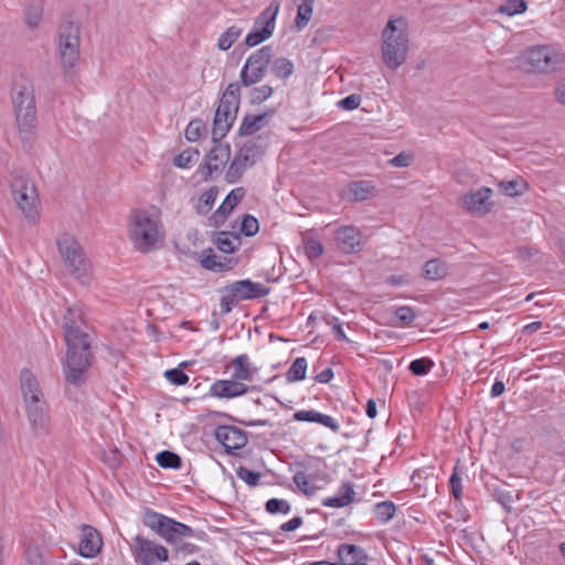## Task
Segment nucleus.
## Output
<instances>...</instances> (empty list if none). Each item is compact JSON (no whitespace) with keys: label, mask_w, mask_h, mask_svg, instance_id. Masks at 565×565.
<instances>
[{"label":"nucleus","mask_w":565,"mask_h":565,"mask_svg":"<svg viewBox=\"0 0 565 565\" xmlns=\"http://www.w3.org/2000/svg\"><path fill=\"white\" fill-rule=\"evenodd\" d=\"M64 339L67 345L64 373L66 381L81 385L86 380V373L92 364V337L84 330L85 321L82 308L74 306L67 309L63 317Z\"/></svg>","instance_id":"nucleus-1"},{"label":"nucleus","mask_w":565,"mask_h":565,"mask_svg":"<svg viewBox=\"0 0 565 565\" xmlns=\"http://www.w3.org/2000/svg\"><path fill=\"white\" fill-rule=\"evenodd\" d=\"M11 104L21 138L31 137L39 125L33 78L26 72H19L11 87Z\"/></svg>","instance_id":"nucleus-2"},{"label":"nucleus","mask_w":565,"mask_h":565,"mask_svg":"<svg viewBox=\"0 0 565 565\" xmlns=\"http://www.w3.org/2000/svg\"><path fill=\"white\" fill-rule=\"evenodd\" d=\"M128 236L140 253L147 254L159 248L164 237L160 213L154 210H132L128 217Z\"/></svg>","instance_id":"nucleus-3"},{"label":"nucleus","mask_w":565,"mask_h":565,"mask_svg":"<svg viewBox=\"0 0 565 565\" xmlns=\"http://www.w3.org/2000/svg\"><path fill=\"white\" fill-rule=\"evenodd\" d=\"M142 523L178 552L186 550L188 544L184 540L192 537L201 540L205 536L203 531H195L191 526L149 508L142 513Z\"/></svg>","instance_id":"nucleus-4"},{"label":"nucleus","mask_w":565,"mask_h":565,"mask_svg":"<svg viewBox=\"0 0 565 565\" xmlns=\"http://www.w3.org/2000/svg\"><path fill=\"white\" fill-rule=\"evenodd\" d=\"M57 248L67 273L79 284L89 285L94 279V267L82 245L70 234L57 239Z\"/></svg>","instance_id":"nucleus-5"},{"label":"nucleus","mask_w":565,"mask_h":565,"mask_svg":"<svg viewBox=\"0 0 565 565\" xmlns=\"http://www.w3.org/2000/svg\"><path fill=\"white\" fill-rule=\"evenodd\" d=\"M403 19L390 20L383 30L382 55L391 70H397L406 61L408 39Z\"/></svg>","instance_id":"nucleus-6"},{"label":"nucleus","mask_w":565,"mask_h":565,"mask_svg":"<svg viewBox=\"0 0 565 565\" xmlns=\"http://www.w3.org/2000/svg\"><path fill=\"white\" fill-rule=\"evenodd\" d=\"M239 95V84H228L215 111L211 141H222L232 128L238 110Z\"/></svg>","instance_id":"nucleus-7"},{"label":"nucleus","mask_w":565,"mask_h":565,"mask_svg":"<svg viewBox=\"0 0 565 565\" xmlns=\"http://www.w3.org/2000/svg\"><path fill=\"white\" fill-rule=\"evenodd\" d=\"M565 61L562 51L554 45H535L521 55V66L526 72L552 73Z\"/></svg>","instance_id":"nucleus-8"},{"label":"nucleus","mask_w":565,"mask_h":565,"mask_svg":"<svg viewBox=\"0 0 565 565\" xmlns=\"http://www.w3.org/2000/svg\"><path fill=\"white\" fill-rule=\"evenodd\" d=\"M274 51L270 45H265L250 54L239 73V86H252L254 84L259 83L270 64L273 58Z\"/></svg>","instance_id":"nucleus-9"},{"label":"nucleus","mask_w":565,"mask_h":565,"mask_svg":"<svg viewBox=\"0 0 565 565\" xmlns=\"http://www.w3.org/2000/svg\"><path fill=\"white\" fill-rule=\"evenodd\" d=\"M12 194L25 218L36 222L40 214V199L34 182L26 178L15 179L12 183Z\"/></svg>","instance_id":"nucleus-10"},{"label":"nucleus","mask_w":565,"mask_h":565,"mask_svg":"<svg viewBox=\"0 0 565 565\" xmlns=\"http://www.w3.org/2000/svg\"><path fill=\"white\" fill-rule=\"evenodd\" d=\"M279 9L280 2L278 0H271L269 2L266 9L256 19L253 31L246 35L245 44L247 46H256L273 35Z\"/></svg>","instance_id":"nucleus-11"},{"label":"nucleus","mask_w":565,"mask_h":565,"mask_svg":"<svg viewBox=\"0 0 565 565\" xmlns=\"http://www.w3.org/2000/svg\"><path fill=\"white\" fill-rule=\"evenodd\" d=\"M132 555L140 565H162L169 559L168 550L142 535L134 537Z\"/></svg>","instance_id":"nucleus-12"},{"label":"nucleus","mask_w":565,"mask_h":565,"mask_svg":"<svg viewBox=\"0 0 565 565\" xmlns=\"http://www.w3.org/2000/svg\"><path fill=\"white\" fill-rule=\"evenodd\" d=\"M492 195L493 190L491 188L480 186L461 195L459 203L471 216L483 217L489 214L494 206Z\"/></svg>","instance_id":"nucleus-13"},{"label":"nucleus","mask_w":565,"mask_h":565,"mask_svg":"<svg viewBox=\"0 0 565 565\" xmlns=\"http://www.w3.org/2000/svg\"><path fill=\"white\" fill-rule=\"evenodd\" d=\"M264 153L258 143H243L235 154L226 171L225 179L228 183H235L242 177L247 167L253 166Z\"/></svg>","instance_id":"nucleus-14"},{"label":"nucleus","mask_w":565,"mask_h":565,"mask_svg":"<svg viewBox=\"0 0 565 565\" xmlns=\"http://www.w3.org/2000/svg\"><path fill=\"white\" fill-rule=\"evenodd\" d=\"M259 391L256 385H247L234 377L228 380H216L210 386L209 394L221 399H232L241 397L248 392Z\"/></svg>","instance_id":"nucleus-15"},{"label":"nucleus","mask_w":565,"mask_h":565,"mask_svg":"<svg viewBox=\"0 0 565 565\" xmlns=\"http://www.w3.org/2000/svg\"><path fill=\"white\" fill-rule=\"evenodd\" d=\"M79 35L78 31L68 26L66 31L60 33L58 50L61 62L64 68L73 67L79 57Z\"/></svg>","instance_id":"nucleus-16"},{"label":"nucleus","mask_w":565,"mask_h":565,"mask_svg":"<svg viewBox=\"0 0 565 565\" xmlns=\"http://www.w3.org/2000/svg\"><path fill=\"white\" fill-rule=\"evenodd\" d=\"M222 291L231 292V296L241 301L263 298L269 294V288L262 282L244 279L225 286Z\"/></svg>","instance_id":"nucleus-17"},{"label":"nucleus","mask_w":565,"mask_h":565,"mask_svg":"<svg viewBox=\"0 0 565 565\" xmlns=\"http://www.w3.org/2000/svg\"><path fill=\"white\" fill-rule=\"evenodd\" d=\"M215 438L222 444L227 454H234L235 450L242 449L247 444V435L243 429L222 425L215 429Z\"/></svg>","instance_id":"nucleus-18"},{"label":"nucleus","mask_w":565,"mask_h":565,"mask_svg":"<svg viewBox=\"0 0 565 565\" xmlns=\"http://www.w3.org/2000/svg\"><path fill=\"white\" fill-rule=\"evenodd\" d=\"M25 413L34 437L42 438L51 434V416L47 403H42L40 407H29Z\"/></svg>","instance_id":"nucleus-19"},{"label":"nucleus","mask_w":565,"mask_h":565,"mask_svg":"<svg viewBox=\"0 0 565 565\" xmlns=\"http://www.w3.org/2000/svg\"><path fill=\"white\" fill-rule=\"evenodd\" d=\"M20 377L25 409L32 406L40 407L42 403H46L40 385L30 370H22Z\"/></svg>","instance_id":"nucleus-20"},{"label":"nucleus","mask_w":565,"mask_h":565,"mask_svg":"<svg viewBox=\"0 0 565 565\" xmlns=\"http://www.w3.org/2000/svg\"><path fill=\"white\" fill-rule=\"evenodd\" d=\"M334 239L339 249L345 254H353L361 249L362 233L355 226H340L334 232Z\"/></svg>","instance_id":"nucleus-21"},{"label":"nucleus","mask_w":565,"mask_h":565,"mask_svg":"<svg viewBox=\"0 0 565 565\" xmlns=\"http://www.w3.org/2000/svg\"><path fill=\"white\" fill-rule=\"evenodd\" d=\"M231 159L230 143H215L205 157L207 175L221 173Z\"/></svg>","instance_id":"nucleus-22"},{"label":"nucleus","mask_w":565,"mask_h":565,"mask_svg":"<svg viewBox=\"0 0 565 565\" xmlns=\"http://www.w3.org/2000/svg\"><path fill=\"white\" fill-rule=\"evenodd\" d=\"M103 545L102 536L96 529L90 525H83V536L79 542V555L86 558L96 556Z\"/></svg>","instance_id":"nucleus-23"},{"label":"nucleus","mask_w":565,"mask_h":565,"mask_svg":"<svg viewBox=\"0 0 565 565\" xmlns=\"http://www.w3.org/2000/svg\"><path fill=\"white\" fill-rule=\"evenodd\" d=\"M228 367L232 370V377L245 383L252 382L258 372V369L254 366L247 354L243 353L235 356Z\"/></svg>","instance_id":"nucleus-24"},{"label":"nucleus","mask_w":565,"mask_h":565,"mask_svg":"<svg viewBox=\"0 0 565 565\" xmlns=\"http://www.w3.org/2000/svg\"><path fill=\"white\" fill-rule=\"evenodd\" d=\"M340 565H359L370 559L365 550L359 545L342 543L337 548Z\"/></svg>","instance_id":"nucleus-25"},{"label":"nucleus","mask_w":565,"mask_h":565,"mask_svg":"<svg viewBox=\"0 0 565 565\" xmlns=\"http://www.w3.org/2000/svg\"><path fill=\"white\" fill-rule=\"evenodd\" d=\"M200 264L204 269L224 273L232 269L236 262L232 258L216 255L212 248H206L203 250Z\"/></svg>","instance_id":"nucleus-26"},{"label":"nucleus","mask_w":565,"mask_h":565,"mask_svg":"<svg viewBox=\"0 0 565 565\" xmlns=\"http://www.w3.org/2000/svg\"><path fill=\"white\" fill-rule=\"evenodd\" d=\"M245 191L243 188H236L232 190L222 204L217 207V210L212 214L211 218L215 224L223 223L227 215L233 211V209L243 200Z\"/></svg>","instance_id":"nucleus-27"},{"label":"nucleus","mask_w":565,"mask_h":565,"mask_svg":"<svg viewBox=\"0 0 565 565\" xmlns=\"http://www.w3.org/2000/svg\"><path fill=\"white\" fill-rule=\"evenodd\" d=\"M347 194L350 201H365L376 195V186L370 180L352 181L347 185Z\"/></svg>","instance_id":"nucleus-28"},{"label":"nucleus","mask_w":565,"mask_h":565,"mask_svg":"<svg viewBox=\"0 0 565 565\" xmlns=\"http://www.w3.org/2000/svg\"><path fill=\"white\" fill-rule=\"evenodd\" d=\"M354 499L355 491L353 489V484L344 482L341 484L335 495L322 499L321 504L328 508L341 509L352 503Z\"/></svg>","instance_id":"nucleus-29"},{"label":"nucleus","mask_w":565,"mask_h":565,"mask_svg":"<svg viewBox=\"0 0 565 565\" xmlns=\"http://www.w3.org/2000/svg\"><path fill=\"white\" fill-rule=\"evenodd\" d=\"M273 113H263L258 115H246L238 128V135L241 137L252 136L262 128H264L271 118Z\"/></svg>","instance_id":"nucleus-30"},{"label":"nucleus","mask_w":565,"mask_h":565,"mask_svg":"<svg viewBox=\"0 0 565 565\" xmlns=\"http://www.w3.org/2000/svg\"><path fill=\"white\" fill-rule=\"evenodd\" d=\"M43 0H29L24 11V17L26 24L31 29H35L40 25L43 17Z\"/></svg>","instance_id":"nucleus-31"},{"label":"nucleus","mask_w":565,"mask_h":565,"mask_svg":"<svg viewBox=\"0 0 565 565\" xmlns=\"http://www.w3.org/2000/svg\"><path fill=\"white\" fill-rule=\"evenodd\" d=\"M447 273L446 263L437 258L427 260L423 267V276L429 280H439L446 277Z\"/></svg>","instance_id":"nucleus-32"},{"label":"nucleus","mask_w":565,"mask_h":565,"mask_svg":"<svg viewBox=\"0 0 565 565\" xmlns=\"http://www.w3.org/2000/svg\"><path fill=\"white\" fill-rule=\"evenodd\" d=\"M214 243L221 252L232 254L239 248L241 237L237 234L221 232Z\"/></svg>","instance_id":"nucleus-33"},{"label":"nucleus","mask_w":565,"mask_h":565,"mask_svg":"<svg viewBox=\"0 0 565 565\" xmlns=\"http://www.w3.org/2000/svg\"><path fill=\"white\" fill-rule=\"evenodd\" d=\"M242 33V28L231 25L218 36L217 49L221 51H227L241 38Z\"/></svg>","instance_id":"nucleus-34"},{"label":"nucleus","mask_w":565,"mask_h":565,"mask_svg":"<svg viewBox=\"0 0 565 565\" xmlns=\"http://www.w3.org/2000/svg\"><path fill=\"white\" fill-rule=\"evenodd\" d=\"M315 0H303L298 6L295 24L298 30H302L312 18Z\"/></svg>","instance_id":"nucleus-35"},{"label":"nucleus","mask_w":565,"mask_h":565,"mask_svg":"<svg viewBox=\"0 0 565 565\" xmlns=\"http://www.w3.org/2000/svg\"><path fill=\"white\" fill-rule=\"evenodd\" d=\"M200 152L195 148H188L174 157L173 164L180 169H189L198 162Z\"/></svg>","instance_id":"nucleus-36"},{"label":"nucleus","mask_w":565,"mask_h":565,"mask_svg":"<svg viewBox=\"0 0 565 565\" xmlns=\"http://www.w3.org/2000/svg\"><path fill=\"white\" fill-rule=\"evenodd\" d=\"M308 363L305 358H297L286 373L288 382H299L306 379Z\"/></svg>","instance_id":"nucleus-37"},{"label":"nucleus","mask_w":565,"mask_h":565,"mask_svg":"<svg viewBox=\"0 0 565 565\" xmlns=\"http://www.w3.org/2000/svg\"><path fill=\"white\" fill-rule=\"evenodd\" d=\"M270 70L276 77L286 79L294 72V63L287 57H277L271 63Z\"/></svg>","instance_id":"nucleus-38"},{"label":"nucleus","mask_w":565,"mask_h":565,"mask_svg":"<svg viewBox=\"0 0 565 565\" xmlns=\"http://www.w3.org/2000/svg\"><path fill=\"white\" fill-rule=\"evenodd\" d=\"M157 463L166 469H179L182 466V460L179 455L170 450H162L156 456Z\"/></svg>","instance_id":"nucleus-39"},{"label":"nucleus","mask_w":565,"mask_h":565,"mask_svg":"<svg viewBox=\"0 0 565 565\" xmlns=\"http://www.w3.org/2000/svg\"><path fill=\"white\" fill-rule=\"evenodd\" d=\"M396 512V505L392 501H383L375 505L374 513L377 521L387 523L391 521Z\"/></svg>","instance_id":"nucleus-40"},{"label":"nucleus","mask_w":565,"mask_h":565,"mask_svg":"<svg viewBox=\"0 0 565 565\" xmlns=\"http://www.w3.org/2000/svg\"><path fill=\"white\" fill-rule=\"evenodd\" d=\"M294 482L299 488L301 492H303L307 495H312L317 487L311 484V481L313 480V476L307 475L305 471H297L292 477Z\"/></svg>","instance_id":"nucleus-41"},{"label":"nucleus","mask_w":565,"mask_h":565,"mask_svg":"<svg viewBox=\"0 0 565 565\" xmlns=\"http://www.w3.org/2000/svg\"><path fill=\"white\" fill-rule=\"evenodd\" d=\"M217 193L218 192L216 188H211L202 193L200 196V202L196 206L199 214H206L212 209L216 201Z\"/></svg>","instance_id":"nucleus-42"},{"label":"nucleus","mask_w":565,"mask_h":565,"mask_svg":"<svg viewBox=\"0 0 565 565\" xmlns=\"http://www.w3.org/2000/svg\"><path fill=\"white\" fill-rule=\"evenodd\" d=\"M434 365H435V363H434V361L431 359H429V358H422V359L413 360L409 363V365H408V370L414 375L424 376V375L428 374L431 371Z\"/></svg>","instance_id":"nucleus-43"},{"label":"nucleus","mask_w":565,"mask_h":565,"mask_svg":"<svg viewBox=\"0 0 565 565\" xmlns=\"http://www.w3.org/2000/svg\"><path fill=\"white\" fill-rule=\"evenodd\" d=\"M206 126L201 119L191 120L184 131L186 141H199L202 134L205 131Z\"/></svg>","instance_id":"nucleus-44"},{"label":"nucleus","mask_w":565,"mask_h":565,"mask_svg":"<svg viewBox=\"0 0 565 565\" xmlns=\"http://www.w3.org/2000/svg\"><path fill=\"white\" fill-rule=\"evenodd\" d=\"M527 4L524 0H507L504 4L499 7L498 12L513 17L525 12Z\"/></svg>","instance_id":"nucleus-45"},{"label":"nucleus","mask_w":565,"mask_h":565,"mask_svg":"<svg viewBox=\"0 0 565 565\" xmlns=\"http://www.w3.org/2000/svg\"><path fill=\"white\" fill-rule=\"evenodd\" d=\"M499 189L507 196H516L523 193L525 183L523 180L501 181Z\"/></svg>","instance_id":"nucleus-46"},{"label":"nucleus","mask_w":565,"mask_h":565,"mask_svg":"<svg viewBox=\"0 0 565 565\" xmlns=\"http://www.w3.org/2000/svg\"><path fill=\"white\" fill-rule=\"evenodd\" d=\"M265 510L269 514H288L291 510V507L287 500L273 498L266 502Z\"/></svg>","instance_id":"nucleus-47"},{"label":"nucleus","mask_w":565,"mask_h":565,"mask_svg":"<svg viewBox=\"0 0 565 565\" xmlns=\"http://www.w3.org/2000/svg\"><path fill=\"white\" fill-rule=\"evenodd\" d=\"M259 231V223H258V220L250 215V214H245L243 216V220H242V223H241V232L245 235V236H254L258 233Z\"/></svg>","instance_id":"nucleus-48"},{"label":"nucleus","mask_w":565,"mask_h":565,"mask_svg":"<svg viewBox=\"0 0 565 565\" xmlns=\"http://www.w3.org/2000/svg\"><path fill=\"white\" fill-rule=\"evenodd\" d=\"M236 476L249 487H256L262 477L259 472L252 471L245 467H238L236 469Z\"/></svg>","instance_id":"nucleus-49"},{"label":"nucleus","mask_w":565,"mask_h":565,"mask_svg":"<svg viewBox=\"0 0 565 565\" xmlns=\"http://www.w3.org/2000/svg\"><path fill=\"white\" fill-rule=\"evenodd\" d=\"M163 375L173 385L181 386L189 382V376L180 367L167 370Z\"/></svg>","instance_id":"nucleus-50"},{"label":"nucleus","mask_w":565,"mask_h":565,"mask_svg":"<svg viewBox=\"0 0 565 565\" xmlns=\"http://www.w3.org/2000/svg\"><path fill=\"white\" fill-rule=\"evenodd\" d=\"M312 423H318V424L331 429L333 433H338L340 430V425L335 420V418H333L330 415L322 414L318 411H315Z\"/></svg>","instance_id":"nucleus-51"},{"label":"nucleus","mask_w":565,"mask_h":565,"mask_svg":"<svg viewBox=\"0 0 565 565\" xmlns=\"http://www.w3.org/2000/svg\"><path fill=\"white\" fill-rule=\"evenodd\" d=\"M273 95V87L269 85H262L253 88L250 93V100L255 104H260L267 100Z\"/></svg>","instance_id":"nucleus-52"},{"label":"nucleus","mask_w":565,"mask_h":565,"mask_svg":"<svg viewBox=\"0 0 565 565\" xmlns=\"http://www.w3.org/2000/svg\"><path fill=\"white\" fill-rule=\"evenodd\" d=\"M449 487L454 498L456 500H460L462 497V484L461 477L457 467L454 468L452 473L449 478Z\"/></svg>","instance_id":"nucleus-53"},{"label":"nucleus","mask_w":565,"mask_h":565,"mask_svg":"<svg viewBox=\"0 0 565 565\" xmlns=\"http://www.w3.org/2000/svg\"><path fill=\"white\" fill-rule=\"evenodd\" d=\"M414 161V156L412 152L403 151L397 156L393 157L388 160V163L396 168H406L409 167Z\"/></svg>","instance_id":"nucleus-54"},{"label":"nucleus","mask_w":565,"mask_h":565,"mask_svg":"<svg viewBox=\"0 0 565 565\" xmlns=\"http://www.w3.org/2000/svg\"><path fill=\"white\" fill-rule=\"evenodd\" d=\"M305 252L309 258H319L323 254V246L319 241L311 238L305 243Z\"/></svg>","instance_id":"nucleus-55"},{"label":"nucleus","mask_w":565,"mask_h":565,"mask_svg":"<svg viewBox=\"0 0 565 565\" xmlns=\"http://www.w3.org/2000/svg\"><path fill=\"white\" fill-rule=\"evenodd\" d=\"M29 565H46L38 546H29L25 551Z\"/></svg>","instance_id":"nucleus-56"},{"label":"nucleus","mask_w":565,"mask_h":565,"mask_svg":"<svg viewBox=\"0 0 565 565\" xmlns=\"http://www.w3.org/2000/svg\"><path fill=\"white\" fill-rule=\"evenodd\" d=\"M395 316L405 326L411 324L416 318L414 310L407 306H402L397 308L395 311Z\"/></svg>","instance_id":"nucleus-57"},{"label":"nucleus","mask_w":565,"mask_h":565,"mask_svg":"<svg viewBox=\"0 0 565 565\" xmlns=\"http://www.w3.org/2000/svg\"><path fill=\"white\" fill-rule=\"evenodd\" d=\"M361 104V96L358 94H351L343 99L338 102V106L344 110L356 109Z\"/></svg>","instance_id":"nucleus-58"},{"label":"nucleus","mask_w":565,"mask_h":565,"mask_svg":"<svg viewBox=\"0 0 565 565\" xmlns=\"http://www.w3.org/2000/svg\"><path fill=\"white\" fill-rule=\"evenodd\" d=\"M237 302L238 301L233 296H231V292H223V296L221 297L220 300L221 313H230Z\"/></svg>","instance_id":"nucleus-59"},{"label":"nucleus","mask_w":565,"mask_h":565,"mask_svg":"<svg viewBox=\"0 0 565 565\" xmlns=\"http://www.w3.org/2000/svg\"><path fill=\"white\" fill-rule=\"evenodd\" d=\"M302 523H303L302 518L296 516V518H292L291 520L282 523L280 525V530L282 532H291V531H295L298 527H300L302 525Z\"/></svg>","instance_id":"nucleus-60"},{"label":"nucleus","mask_w":565,"mask_h":565,"mask_svg":"<svg viewBox=\"0 0 565 565\" xmlns=\"http://www.w3.org/2000/svg\"><path fill=\"white\" fill-rule=\"evenodd\" d=\"M315 409H303L294 413L292 417L297 422H313Z\"/></svg>","instance_id":"nucleus-61"},{"label":"nucleus","mask_w":565,"mask_h":565,"mask_svg":"<svg viewBox=\"0 0 565 565\" xmlns=\"http://www.w3.org/2000/svg\"><path fill=\"white\" fill-rule=\"evenodd\" d=\"M333 377V371L331 367H327L316 375V381L319 383H329Z\"/></svg>","instance_id":"nucleus-62"},{"label":"nucleus","mask_w":565,"mask_h":565,"mask_svg":"<svg viewBox=\"0 0 565 565\" xmlns=\"http://www.w3.org/2000/svg\"><path fill=\"white\" fill-rule=\"evenodd\" d=\"M334 320H335L337 323L333 324L332 331H333L334 337L337 338V340H339V341H349L348 338H347V334L344 333V331L342 329L341 323L338 320V318H334Z\"/></svg>","instance_id":"nucleus-63"},{"label":"nucleus","mask_w":565,"mask_h":565,"mask_svg":"<svg viewBox=\"0 0 565 565\" xmlns=\"http://www.w3.org/2000/svg\"><path fill=\"white\" fill-rule=\"evenodd\" d=\"M555 95L557 102L565 106V79L557 85Z\"/></svg>","instance_id":"nucleus-64"}]
</instances>
